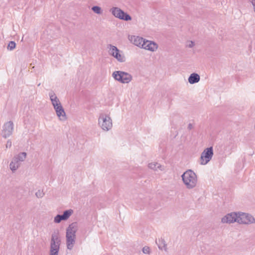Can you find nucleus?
I'll use <instances>...</instances> for the list:
<instances>
[{"label":"nucleus","mask_w":255,"mask_h":255,"mask_svg":"<svg viewBox=\"0 0 255 255\" xmlns=\"http://www.w3.org/2000/svg\"><path fill=\"white\" fill-rule=\"evenodd\" d=\"M182 179L187 188H194L197 183V177L195 173L191 169H188L181 175Z\"/></svg>","instance_id":"obj_1"},{"label":"nucleus","mask_w":255,"mask_h":255,"mask_svg":"<svg viewBox=\"0 0 255 255\" xmlns=\"http://www.w3.org/2000/svg\"><path fill=\"white\" fill-rule=\"evenodd\" d=\"M112 76L121 83H128L132 80V76L130 74L122 71H114Z\"/></svg>","instance_id":"obj_2"},{"label":"nucleus","mask_w":255,"mask_h":255,"mask_svg":"<svg viewBox=\"0 0 255 255\" xmlns=\"http://www.w3.org/2000/svg\"><path fill=\"white\" fill-rule=\"evenodd\" d=\"M98 121L99 125L104 130L108 131L112 127V119L107 115L101 114L99 118Z\"/></svg>","instance_id":"obj_3"},{"label":"nucleus","mask_w":255,"mask_h":255,"mask_svg":"<svg viewBox=\"0 0 255 255\" xmlns=\"http://www.w3.org/2000/svg\"><path fill=\"white\" fill-rule=\"evenodd\" d=\"M110 11L113 15L120 19L125 21H129L131 20L132 19L129 14L118 7H112L111 8Z\"/></svg>","instance_id":"obj_4"},{"label":"nucleus","mask_w":255,"mask_h":255,"mask_svg":"<svg viewBox=\"0 0 255 255\" xmlns=\"http://www.w3.org/2000/svg\"><path fill=\"white\" fill-rule=\"evenodd\" d=\"M214 154L213 148L212 146L205 148L202 152L200 157V164L201 165H206L212 159Z\"/></svg>","instance_id":"obj_5"},{"label":"nucleus","mask_w":255,"mask_h":255,"mask_svg":"<svg viewBox=\"0 0 255 255\" xmlns=\"http://www.w3.org/2000/svg\"><path fill=\"white\" fill-rule=\"evenodd\" d=\"M238 218L237 222L239 224H249L255 222L254 217L248 213L239 212L238 213Z\"/></svg>","instance_id":"obj_6"},{"label":"nucleus","mask_w":255,"mask_h":255,"mask_svg":"<svg viewBox=\"0 0 255 255\" xmlns=\"http://www.w3.org/2000/svg\"><path fill=\"white\" fill-rule=\"evenodd\" d=\"M109 47H110L109 53L110 55L120 62L125 61V56L120 53V50L116 46L109 44L108 45Z\"/></svg>","instance_id":"obj_7"},{"label":"nucleus","mask_w":255,"mask_h":255,"mask_svg":"<svg viewBox=\"0 0 255 255\" xmlns=\"http://www.w3.org/2000/svg\"><path fill=\"white\" fill-rule=\"evenodd\" d=\"M13 126V123L12 121L7 122L3 125L1 132V135L3 138H6L12 134Z\"/></svg>","instance_id":"obj_8"},{"label":"nucleus","mask_w":255,"mask_h":255,"mask_svg":"<svg viewBox=\"0 0 255 255\" xmlns=\"http://www.w3.org/2000/svg\"><path fill=\"white\" fill-rule=\"evenodd\" d=\"M238 213L235 212L228 214L222 218L221 222L223 223H233L237 222Z\"/></svg>","instance_id":"obj_9"},{"label":"nucleus","mask_w":255,"mask_h":255,"mask_svg":"<svg viewBox=\"0 0 255 255\" xmlns=\"http://www.w3.org/2000/svg\"><path fill=\"white\" fill-rule=\"evenodd\" d=\"M157 48L158 45L155 42L147 40H145L142 45V48L150 51H154Z\"/></svg>","instance_id":"obj_10"},{"label":"nucleus","mask_w":255,"mask_h":255,"mask_svg":"<svg viewBox=\"0 0 255 255\" xmlns=\"http://www.w3.org/2000/svg\"><path fill=\"white\" fill-rule=\"evenodd\" d=\"M78 230V224L77 222H73L70 224L66 229V236L76 237V233Z\"/></svg>","instance_id":"obj_11"},{"label":"nucleus","mask_w":255,"mask_h":255,"mask_svg":"<svg viewBox=\"0 0 255 255\" xmlns=\"http://www.w3.org/2000/svg\"><path fill=\"white\" fill-rule=\"evenodd\" d=\"M56 113L57 116L60 120H65L66 119V114L61 104L54 108Z\"/></svg>","instance_id":"obj_12"},{"label":"nucleus","mask_w":255,"mask_h":255,"mask_svg":"<svg viewBox=\"0 0 255 255\" xmlns=\"http://www.w3.org/2000/svg\"><path fill=\"white\" fill-rule=\"evenodd\" d=\"M145 39L141 37L138 36H132L131 37L130 41L135 45L141 48L143 43L144 42Z\"/></svg>","instance_id":"obj_13"},{"label":"nucleus","mask_w":255,"mask_h":255,"mask_svg":"<svg viewBox=\"0 0 255 255\" xmlns=\"http://www.w3.org/2000/svg\"><path fill=\"white\" fill-rule=\"evenodd\" d=\"M61 243H50L49 255H58Z\"/></svg>","instance_id":"obj_14"},{"label":"nucleus","mask_w":255,"mask_h":255,"mask_svg":"<svg viewBox=\"0 0 255 255\" xmlns=\"http://www.w3.org/2000/svg\"><path fill=\"white\" fill-rule=\"evenodd\" d=\"M66 238L67 249L71 250L73 248L75 243L76 237L66 235Z\"/></svg>","instance_id":"obj_15"},{"label":"nucleus","mask_w":255,"mask_h":255,"mask_svg":"<svg viewBox=\"0 0 255 255\" xmlns=\"http://www.w3.org/2000/svg\"><path fill=\"white\" fill-rule=\"evenodd\" d=\"M200 79L199 74L195 73H192L188 78V82L191 84L198 83Z\"/></svg>","instance_id":"obj_16"},{"label":"nucleus","mask_w":255,"mask_h":255,"mask_svg":"<svg viewBox=\"0 0 255 255\" xmlns=\"http://www.w3.org/2000/svg\"><path fill=\"white\" fill-rule=\"evenodd\" d=\"M61 243V240L59 237V231L58 230L54 231L52 234L50 243Z\"/></svg>","instance_id":"obj_17"},{"label":"nucleus","mask_w":255,"mask_h":255,"mask_svg":"<svg viewBox=\"0 0 255 255\" xmlns=\"http://www.w3.org/2000/svg\"><path fill=\"white\" fill-rule=\"evenodd\" d=\"M20 166V163L18 162L16 160H15L14 158H13L9 164L10 169L13 172L17 170V169Z\"/></svg>","instance_id":"obj_18"},{"label":"nucleus","mask_w":255,"mask_h":255,"mask_svg":"<svg viewBox=\"0 0 255 255\" xmlns=\"http://www.w3.org/2000/svg\"><path fill=\"white\" fill-rule=\"evenodd\" d=\"M26 156V153L25 152H22L19 153L16 156H15L13 158L15 159V160H16L18 162L20 161H23Z\"/></svg>","instance_id":"obj_19"},{"label":"nucleus","mask_w":255,"mask_h":255,"mask_svg":"<svg viewBox=\"0 0 255 255\" xmlns=\"http://www.w3.org/2000/svg\"><path fill=\"white\" fill-rule=\"evenodd\" d=\"M73 213V211L72 209L67 210L63 212L62 215V217L63 218V221L67 220L70 216Z\"/></svg>","instance_id":"obj_20"},{"label":"nucleus","mask_w":255,"mask_h":255,"mask_svg":"<svg viewBox=\"0 0 255 255\" xmlns=\"http://www.w3.org/2000/svg\"><path fill=\"white\" fill-rule=\"evenodd\" d=\"M148 167L153 170H156L157 168H160L161 166L160 164L157 162L150 163L148 165Z\"/></svg>","instance_id":"obj_21"},{"label":"nucleus","mask_w":255,"mask_h":255,"mask_svg":"<svg viewBox=\"0 0 255 255\" xmlns=\"http://www.w3.org/2000/svg\"><path fill=\"white\" fill-rule=\"evenodd\" d=\"M91 9L96 13L100 14L102 13V10L101 7L95 5L92 7Z\"/></svg>","instance_id":"obj_22"},{"label":"nucleus","mask_w":255,"mask_h":255,"mask_svg":"<svg viewBox=\"0 0 255 255\" xmlns=\"http://www.w3.org/2000/svg\"><path fill=\"white\" fill-rule=\"evenodd\" d=\"M62 220H63V218L62 217V215L60 214L57 215L54 219V222L55 223H60Z\"/></svg>","instance_id":"obj_23"},{"label":"nucleus","mask_w":255,"mask_h":255,"mask_svg":"<svg viewBox=\"0 0 255 255\" xmlns=\"http://www.w3.org/2000/svg\"><path fill=\"white\" fill-rule=\"evenodd\" d=\"M16 46V43L14 41H11L9 42L7 45V49L9 50H13Z\"/></svg>","instance_id":"obj_24"},{"label":"nucleus","mask_w":255,"mask_h":255,"mask_svg":"<svg viewBox=\"0 0 255 255\" xmlns=\"http://www.w3.org/2000/svg\"><path fill=\"white\" fill-rule=\"evenodd\" d=\"M53 100L51 101L52 104L54 108L61 104L58 98L52 99Z\"/></svg>","instance_id":"obj_25"},{"label":"nucleus","mask_w":255,"mask_h":255,"mask_svg":"<svg viewBox=\"0 0 255 255\" xmlns=\"http://www.w3.org/2000/svg\"><path fill=\"white\" fill-rule=\"evenodd\" d=\"M142 251L145 254H149L150 253V249L149 247L145 246L142 248Z\"/></svg>","instance_id":"obj_26"},{"label":"nucleus","mask_w":255,"mask_h":255,"mask_svg":"<svg viewBox=\"0 0 255 255\" xmlns=\"http://www.w3.org/2000/svg\"><path fill=\"white\" fill-rule=\"evenodd\" d=\"M49 96L50 97V99L51 101L53 100V99H55V98H58L56 95V94H55V93L54 92V91H51L49 93Z\"/></svg>","instance_id":"obj_27"},{"label":"nucleus","mask_w":255,"mask_h":255,"mask_svg":"<svg viewBox=\"0 0 255 255\" xmlns=\"http://www.w3.org/2000/svg\"><path fill=\"white\" fill-rule=\"evenodd\" d=\"M35 195L37 198H42L44 195V193L43 191L38 190L35 193Z\"/></svg>","instance_id":"obj_28"},{"label":"nucleus","mask_w":255,"mask_h":255,"mask_svg":"<svg viewBox=\"0 0 255 255\" xmlns=\"http://www.w3.org/2000/svg\"><path fill=\"white\" fill-rule=\"evenodd\" d=\"M159 242L161 243V244H163V246L164 248V250L165 251H166V244H165V241H164V239H159Z\"/></svg>","instance_id":"obj_29"},{"label":"nucleus","mask_w":255,"mask_h":255,"mask_svg":"<svg viewBox=\"0 0 255 255\" xmlns=\"http://www.w3.org/2000/svg\"><path fill=\"white\" fill-rule=\"evenodd\" d=\"M11 146V141L9 140H7L6 144V147L7 148V147H10Z\"/></svg>","instance_id":"obj_30"},{"label":"nucleus","mask_w":255,"mask_h":255,"mask_svg":"<svg viewBox=\"0 0 255 255\" xmlns=\"http://www.w3.org/2000/svg\"><path fill=\"white\" fill-rule=\"evenodd\" d=\"M194 45H195L194 42L192 41H191L190 42V44L188 45V46L189 47L191 48V47H193L194 46Z\"/></svg>","instance_id":"obj_31"},{"label":"nucleus","mask_w":255,"mask_h":255,"mask_svg":"<svg viewBox=\"0 0 255 255\" xmlns=\"http://www.w3.org/2000/svg\"><path fill=\"white\" fill-rule=\"evenodd\" d=\"M193 128V126L192 124L190 123L188 124V127H187V128L188 130L192 129Z\"/></svg>","instance_id":"obj_32"},{"label":"nucleus","mask_w":255,"mask_h":255,"mask_svg":"<svg viewBox=\"0 0 255 255\" xmlns=\"http://www.w3.org/2000/svg\"><path fill=\"white\" fill-rule=\"evenodd\" d=\"M252 4L254 6V11L255 12V0H252Z\"/></svg>","instance_id":"obj_33"},{"label":"nucleus","mask_w":255,"mask_h":255,"mask_svg":"<svg viewBox=\"0 0 255 255\" xmlns=\"http://www.w3.org/2000/svg\"><path fill=\"white\" fill-rule=\"evenodd\" d=\"M158 248H159V249H160V250H162V248L161 247V245H158Z\"/></svg>","instance_id":"obj_34"}]
</instances>
